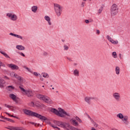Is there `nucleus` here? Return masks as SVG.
Here are the masks:
<instances>
[{
	"label": "nucleus",
	"mask_w": 130,
	"mask_h": 130,
	"mask_svg": "<svg viewBox=\"0 0 130 130\" xmlns=\"http://www.w3.org/2000/svg\"><path fill=\"white\" fill-rule=\"evenodd\" d=\"M24 113L25 114H26V115H29V116H33L34 117H37V118H39V119H40L42 120V121H44V120H48V119L46 117L44 116H42L41 114H39L36 112H34L32 111L25 109L23 111Z\"/></svg>",
	"instance_id": "1"
},
{
	"label": "nucleus",
	"mask_w": 130,
	"mask_h": 130,
	"mask_svg": "<svg viewBox=\"0 0 130 130\" xmlns=\"http://www.w3.org/2000/svg\"><path fill=\"white\" fill-rule=\"evenodd\" d=\"M51 112H53L56 114V115L60 116V117H64V115H67V116H71L70 114L67 113V112L64 111V110L61 108L60 109L59 111L54 108L51 109Z\"/></svg>",
	"instance_id": "2"
},
{
	"label": "nucleus",
	"mask_w": 130,
	"mask_h": 130,
	"mask_svg": "<svg viewBox=\"0 0 130 130\" xmlns=\"http://www.w3.org/2000/svg\"><path fill=\"white\" fill-rule=\"evenodd\" d=\"M51 112H53L56 114V115L60 116V117H64V115H67V116H71L70 114L67 113V112L64 111V110L61 108L60 109L59 111L54 108L51 109Z\"/></svg>",
	"instance_id": "3"
},
{
	"label": "nucleus",
	"mask_w": 130,
	"mask_h": 130,
	"mask_svg": "<svg viewBox=\"0 0 130 130\" xmlns=\"http://www.w3.org/2000/svg\"><path fill=\"white\" fill-rule=\"evenodd\" d=\"M53 123L56 125H58V126H60V127L65 128L66 130H70V129H72V127H74L73 126H71V125H70V123H66L64 122L54 120Z\"/></svg>",
	"instance_id": "4"
},
{
	"label": "nucleus",
	"mask_w": 130,
	"mask_h": 130,
	"mask_svg": "<svg viewBox=\"0 0 130 130\" xmlns=\"http://www.w3.org/2000/svg\"><path fill=\"white\" fill-rule=\"evenodd\" d=\"M53 123L56 125H58V126H60V127L65 128L66 130H70V129H72V127H74L73 126H71V125H70V123H66L64 122L54 120Z\"/></svg>",
	"instance_id": "5"
},
{
	"label": "nucleus",
	"mask_w": 130,
	"mask_h": 130,
	"mask_svg": "<svg viewBox=\"0 0 130 130\" xmlns=\"http://www.w3.org/2000/svg\"><path fill=\"white\" fill-rule=\"evenodd\" d=\"M54 8L55 12L56 13L57 16H58V17H59V16H60V15L61 14V12H62V7L59 4H54Z\"/></svg>",
	"instance_id": "6"
},
{
	"label": "nucleus",
	"mask_w": 130,
	"mask_h": 130,
	"mask_svg": "<svg viewBox=\"0 0 130 130\" xmlns=\"http://www.w3.org/2000/svg\"><path fill=\"white\" fill-rule=\"evenodd\" d=\"M37 98H38V99H40V100H43V101H45L46 103H51V100L47 96L43 95L42 94H38L37 95Z\"/></svg>",
	"instance_id": "7"
},
{
	"label": "nucleus",
	"mask_w": 130,
	"mask_h": 130,
	"mask_svg": "<svg viewBox=\"0 0 130 130\" xmlns=\"http://www.w3.org/2000/svg\"><path fill=\"white\" fill-rule=\"evenodd\" d=\"M8 67L11 69V70H19V67L16 64L13 63L8 64Z\"/></svg>",
	"instance_id": "8"
},
{
	"label": "nucleus",
	"mask_w": 130,
	"mask_h": 130,
	"mask_svg": "<svg viewBox=\"0 0 130 130\" xmlns=\"http://www.w3.org/2000/svg\"><path fill=\"white\" fill-rule=\"evenodd\" d=\"M122 121L124 122V124L128 125L129 123V121H128V116H124V118L122 119Z\"/></svg>",
	"instance_id": "9"
},
{
	"label": "nucleus",
	"mask_w": 130,
	"mask_h": 130,
	"mask_svg": "<svg viewBox=\"0 0 130 130\" xmlns=\"http://www.w3.org/2000/svg\"><path fill=\"white\" fill-rule=\"evenodd\" d=\"M113 96L116 101H119V99H120V94H119V93L115 92L113 93Z\"/></svg>",
	"instance_id": "10"
},
{
	"label": "nucleus",
	"mask_w": 130,
	"mask_h": 130,
	"mask_svg": "<svg viewBox=\"0 0 130 130\" xmlns=\"http://www.w3.org/2000/svg\"><path fill=\"white\" fill-rule=\"evenodd\" d=\"M92 99H95L94 98H91L89 96H86L85 98V101L88 104H91V100Z\"/></svg>",
	"instance_id": "11"
},
{
	"label": "nucleus",
	"mask_w": 130,
	"mask_h": 130,
	"mask_svg": "<svg viewBox=\"0 0 130 130\" xmlns=\"http://www.w3.org/2000/svg\"><path fill=\"white\" fill-rule=\"evenodd\" d=\"M70 121H71V123L73 125H75V126H78V125H79V123H78V122H77L75 119H71L70 120Z\"/></svg>",
	"instance_id": "12"
},
{
	"label": "nucleus",
	"mask_w": 130,
	"mask_h": 130,
	"mask_svg": "<svg viewBox=\"0 0 130 130\" xmlns=\"http://www.w3.org/2000/svg\"><path fill=\"white\" fill-rule=\"evenodd\" d=\"M10 35H11V36H14V37H16L17 38H19V39L23 40V37L19 35H16L15 34H13V32H11L10 34Z\"/></svg>",
	"instance_id": "13"
},
{
	"label": "nucleus",
	"mask_w": 130,
	"mask_h": 130,
	"mask_svg": "<svg viewBox=\"0 0 130 130\" xmlns=\"http://www.w3.org/2000/svg\"><path fill=\"white\" fill-rule=\"evenodd\" d=\"M111 11H118L117 5H116L115 4H114L111 7Z\"/></svg>",
	"instance_id": "14"
},
{
	"label": "nucleus",
	"mask_w": 130,
	"mask_h": 130,
	"mask_svg": "<svg viewBox=\"0 0 130 130\" xmlns=\"http://www.w3.org/2000/svg\"><path fill=\"white\" fill-rule=\"evenodd\" d=\"M18 81H20L21 82H23V78L21 77V76H19V75L17 74H14L13 75Z\"/></svg>",
	"instance_id": "15"
},
{
	"label": "nucleus",
	"mask_w": 130,
	"mask_h": 130,
	"mask_svg": "<svg viewBox=\"0 0 130 130\" xmlns=\"http://www.w3.org/2000/svg\"><path fill=\"white\" fill-rule=\"evenodd\" d=\"M25 94H27L28 97H31L33 96V92H32L31 90H26V91H25Z\"/></svg>",
	"instance_id": "16"
},
{
	"label": "nucleus",
	"mask_w": 130,
	"mask_h": 130,
	"mask_svg": "<svg viewBox=\"0 0 130 130\" xmlns=\"http://www.w3.org/2000/svg\"><path fill=\"white\" fill-rule=\"evenodd\" d=\"M45 19L46 20V21H47V22L50 26L51 25V21H50V17H49V16H48L47 15L45 16Z\"/></svg>",
	"instance_id": "17"
},
{
	"label": "nucleus",
	"mask_w": 130,
	"mask_h": 130,
	"mask_svg": "<svg viewBox=\"0 0 130 130\" xmlns=\"http://www.w3.org/2000/svg\"><path fill=\"white\" fill-rule=\"evenodd\" d=\"M17 49H18L19 50H25V47L22 46V45H17L16 46Z\"/></svg>",
	"instance_id": "18"
},
{
	"label": "nucleus",
	"mask_w": 130,
	"mask_h": 130,
	"mask_svg": "<svg viewBox=\"0 0 130 130\" xmlns=\"http://www.w3.org/2000/svg\"><path fill=\"white\" fill-rule=\"evenodd\" d=\"M118 13V10H111V14L112 16H115Z\"/></svg>",
	"instance_id": "19"
},
{
	"label": "nucleus",
	"mask_w": 130,
	"mask_h": 130,
	"mask_svg": "<svg viewBox=\"0 0 130 130\" xmlns=\"http://www.w3.org/2000/svg\"><path fill=\"white\" fill-rule=\"evenodd\" d=\"M5 107H7V108H10L11 109V110H13V109H16V107H14L12 106L8 105L7 104L5 105Z\"/></svg>",
	"instance_id": "20"
},
{
	"label": "nucleus",
	"mask_w": 130,
	"mask_h": 130,
	"mask_svg": "<svg viewBox=\"0 0 130 130\" xmlns=\"http://www.w3.org/2000/svg\"><path fill=\"white\" fill-rule=\"evenodd\" d=\"M117 117H118L120 119H123L124 118V116H123L122 113H119L117 115Z\"/></svg>",
	"instance_id": "21"
},
{
	"label": "nucleus",
	"mask_w": 130,
	"mask_h": 130,
	"mask_svg": "<svg viewBox=\"0 0 130 130\" xmlns=\"http://www.w3.org/2000/svg\"><path fill=\"white\" fill-rule=\"evenodd\" d=\"M37 9H38L37 6H34L31 7V11L34 13H36V12L37 11Z\"/></svg>",
	"instance_id": "22"
},
{
	"label": "nucleus",
	"mask_w": 130,
	"mask_h": 130,
	"mask_svg": "<svg viewBox=\"0 0 130 130\" xmlns=\"http://www.w3.org/2000/svg\"><path fill=\"white\" fill-rule=\"evenodd\" d=\"M115 72H116V75H119V73L120 72V68H119V67H117V66L116 67Z\"/></svg>",
	"instance_id": "23"
},
{
	"label": "nucleus",
	"mask_w": 130,
	"mask_h": 130,
	"mask_svg": "<svg viewBox=\"0 0 130 130\" xmlns=\"http://www.w3.org/2000/svg\"><path fill=\"white\" fill-rule=\"evenodd\" d=\"M9 97H10L11 98V99H12L14 101H15V100H16V99L17 98V96H16V95H15L14 94H10L9 95Z\"/></svg>",
	"instance_id": "24"
},
{
	"label": "nucleus",
	"mask_w": 130,
	"mask_h": 130,
	"mask_svg": "<svg viewBox=\"0 0 130 130\" xmlns=\"http://www.w3.org/2000/svg\"><path fill=\"white\" fill-rule=\"evenodd\" d=\"M11 19L12 21H16L17 20V15L13 14L11 16Z\"/></svg>",
	"instance_id": "25"
},
{
	"label": "nucleus",
	"mask_w": 130,
	"mask_h": 130,
	"mask_svg": "<svg viewBox=\"0 0 130 130\" xmlns=\"http://www.w3.org/2000/svg\"><path fill=\"white\" fill-rule=\"evenodd\" d=\"M49 124L52 126V127H53V128H57L58 130H60V128H58L57 126H56L55 125L52 124L51 122H49Z\"/></svg>",
	"instance_id": "26"
},
{
	"label": "nucleus",
	"mask_w": 130,
	"mask_h": 130,
	"mask_svg": "<svg viewBox=\"0 0 130 130\" xmlns=\"http://www.w3.org/2000/svg\"><path fill=\"white\" fill-rule=\"evenodd\" d=\"M5 83H6V82H5V80H0V87H4V84H5Z\"/></svg>",
	"instance_id": "27"
},
{
	"label": "nucleus",
	"mask_w": 130,
	"mask_h": 130,
	"mask_svg": "<svg viewBox=\"0 0 130 130\" xmlns=\"http://www.w3.org/2000/svg\"><path fill=\"white\" fill-rule=\"evenodd\" d=\"M27 123H30L31 124L35 125V126H36V127L39 126V125H40V123H35L32 122H27Z\"/></svg>",
	"instance_id": "28"
},
{
	"label": "nucleus",
	"mask_w": 130,
	"mask_h": 130,
	"mask_svg": "<svg viewBox=\"0 0 130 130\" xmlns=\"http://www.w3.org/2000/svg\"><path fill=\"white\" fill-rule=\"evenodd\" d=\"M110 42H111L113 44H118V41H114L113 40H110Z\"/></svg>",
	"instance_id": "29"
},
{
	"label": "nucleus",
	"mask_w": 130,
	"mask_h": 130,
	"mask_svg": "<svg viewBox=\"0 0 130 130\" xmlns=\"http://www.w3.org/2000/svg\"><path fill=\"white\" fill-rule=\"evenodd\" d=\"M1 54L4 55L6 57V58H11V57H10V56H9L7 53L4 52L3 51H1Z\"/></svg>",
	"instance_id": "30"
},
{
	"label": "nucleus",
	"mask_w": 130,
	"mask_h": 130,
	"mask_svg": "<svg viewBox=\"0 0 130 130\" xmlns=\"http://www.w3.org/2000/svg\"><path fill=\"white\" fill-rule=\"evenodd\" d=\"M112 55L114 58H117V54H116V52H113Z\"/></svg>",
	"instance_id": "31"
},
{
	"label": "nucleus",
	"mask_w": 130,
	"mask_h": 130,
	"mask_svg": "<svg viewBox=\"0 0 130 130\" xmlns=\"http://www.w3.org/2000/svg\"><path fill=\"white\" fill-rule=\"evenodd\" d=\"M74 74L75 75V76H79V71H78V70L76 69L75 70H74Z\"/></svg>",
	"instance_id": "32"
},
{
	"label": "nucleus",
	"mask_w": 130,
	"mask_h": 130,
	"mask_svg": "<svg viewBox=\"0 0 130 130\" xmlns=\"http://www.w3.org/2000/svg\"><path fill=\"white\" fill-rule=\"evenodd\" d=\"M5 120H7V121H10V122H15V121L12 120V119H10V118H5Z\"/></svg>",
	"instance_id": "33"
},
{
	"label": "nucleus",
	"mask_w": 130,
	"mask_h": 130,
	"mask_svg": "<svg viewBox=\"0 0 130 130\" xmlns=\"http://www.w3.org/2000/svg\"><path fill=\"white\" fill-rule=\"evenodd\" d=\"M19 88L20 89V90H21V91H22V92H24V93H25L27 91L26 90L24 89V88L22 87V86H19Z\"/></svg>",
	"instance_id": "34"
},
{
	"label": "nucleus",
	"mask_w": 130,
	"mask_h": 130,
	"mask_svg": "<svg viewBox=\"0 0 130 130\" xmlns=\"http://www.w3.org/2000/svg\"><path fill=\"white\" fill-rule=\"evenodd\" d=\"M12 89H15V87H14L12 85H10L8 87V90H9V91H11V90H12Z\"/></svg>",
	"instance_id": "35"
},
{
	"label": "nucleus",
	"mask_w": 130,
	"mask_h": 130,
	"mask_svg": "<svg viewBox=\"0 0 130 130\" xmlns=\"http://www.w3.org/2000/svg\"><path fill=\"white\" fill-rule=\"evenodd\" d=\"M43 77L44 78H48V77H49V76L48 75V74H47V73H44L43 75Z\"/></svg>",
	"instance_id": "36"
},
{
	"label": "nucleus",
	"mask_w": 130,
	"mask_h": 130,
	"mask_svg": "<svg viewBox=\"0 0 130 130\" xmlns=\"http://www.w3.org/2000/svg\"><path fill=\"white\" fill-rule=\"evenodd\" d=\"M76 120H77L79 122H82V120H81V119H80V118H79V117H78V116H76Z\"/></svg>",
	"instance_id": "37"
},
{
	"label": "nucleus",
	"mask_w": 130,
	"mask_h": 130,
	"mask_svg": "<svg viewBox=\"0 0 130 130\" xmlns=\"http://www.w3.org/2000/svg\"><path fill=\"white\" fill-rule=\"evenodd\" d=\"M64 50H68V49H69V47L67 46V45H64Z\"/></svg>",
	"instance_id": "38"
},
{
	"label": "nucleus",
	"mask_w": 130,
	"mask_h": 130,
	"mask_svg": "<svg viewBox=\"0 0 130 130\" xmlns=\"http://www.w3.org/2000/svg\"><path fill=\"white\" fill-rule=\"evenodd\" d=\"M102 10H103V8L101 7L99 10V14H101V13H102Z\"/></svg>",
	"instance_id": "39"
},
{
	"label": "nucleus",
	"mask_w": 130,
	"mask_h": 130,
	"mask_svg": "<svg viewBox=\"0 0 130 130\" xmlns=\"http://www.w3.org/2000/svg\"><path fill=\"white\" fill-rule=\"evenodd\" d=\"M93 124L95 127H98V124L96 123V122H94Z\"/></svg>",
	"instance_id": "40"
},
{
	"label": "nucleus",
	"mask_w": 130,
	"mask_h": 130,
	"mask_svg": "<svg viewBox=\"0 0 130 130\" xmlns=\"http://www.w3.org/2000/svg\"><path fill=\"white\" fill-rule=\"evenodd\" d=\"M7 16L8 17H9V18H11V17H12V14H11V13H7Z\"/></svg>",
	"instance_id": "41"
},
{
	"label": "nucleus",
	"mask_w": 130,
	"mask_h": 130,
	"mask_svg": "<svg viewBox=\"0 0 130 130\" xmlns=\"http://www.w3.org/2000/svg\"><path fill=\"white\" fill-rule=\"evenodd\" d=\"M24 69H25L28 71V72H30V69L28 68V67H26V66L23 67Z\"/></svg>",
	"instance_id": "42"
},
{
	"label": "nucleus",
	"mask_w": 130,
	"mask_h": 130,
	"mask_svg": "<svg viewBox=\"0 0 130 130\" xmlns=\"http://www.w3.org/2000/svg\"><path fill=\"white\" fill-rule=\"evenodd\" d=\"M19 53L20 55H21V56H23L24 57H25V54L23 53V52H19Z\"/></svg>",
	"instance_id": "43"
},
{
	"label": "nucleus",
	"mask_w": 130,
	"mask_h": 130,
	"mask_svg": "<svg viewBox=\"0 0 130 130\" xmlns=\"http://www.w3.org/2000/svg\"><path fill=\"white\" fill-rule=\"evenodd\" d=\"M43 55H44L45 56H47V55H48V53H47V52H45L43 53Z\"/></svg>",
	"instance_id": "44"
},
{
	"label": "nucleus",
	"mask_w": 130,
	"mask_h": 130,
	"mask_svg": "<svg viewBox=\"0 0 130 130\" xmlns=\"http://www.w3.org/2000/svg\"><path fill=\"white\" fill-rule=\"evenodd\" d=\"M86 4V3L85 2H82L81 4V6L82 7H85V4Z\"/></svg>",
	"instance_id": "45"
},
{
	"label": "nucleus",
	"mask_w": 130,
	"mask_h": 130,
	"mask_svg": "<svg viewBox=\"0 0 130 130\" xmlns=\"http://www.w3.org/2000/svg\"><path fill=\"white\" fill-rule=\"evenodd\" d=\"M0 67H6V65L4 64L3 62H2V64H0Z\"/></svg>",
	"instance_id": "46"
},
{
	"label": "nucleus",
	"mask_w": 130,
	"mask_h": 130,
	"mask_svg": "<svg viewBox=\"0 0 130 130\" xmlns=\"http://www.w3.org/2000/svg\"><path fill=\"white\" fill-rule=\"evenodd\" d=\"M34 75L36 76V77L38 76V73H37V72H34Z\"/></svg>",
	"instance_id": "47"
},
{
	"label": "nucleus",
	"mask_w": 130,
	"mask_h": 130,
	"mask_svg": "<svg viewBox=\"0 0 130 130\" xmlns=\"http://www.w3.org/2000/svg\"><path fill=\"white\" fill-rule=\"evenodd\" d=\"M85 22L86 24H89V20L88 19L85 20Z\"/></svg>",
	"instance_id": "48"
},
{
	"label": "nucleus",
	"mask_w": 130,
	"mask_h": 130,
	"mask_svg": "<svg viewBox=\"0 0 130 130\" xmlns=\"http://www.w3.org/2000/svg\"><path fill=\"white\" fill-rule=\"evenodd\" d=\"M0 118H2V119H5V120H6V117H5L3 116H0Z\"/></svg>",
	"instance_id": "49"
},
{
	"label": "nucleus",
	"mask_w": 130,
	"mask_h": 130,
	"mask_svg": "<svg viewBox=\"0 0 130 130\" xmlns=\"http://www.w3.org/2000/svg\"><path fill=\"white\" fill-rule=\"evenodd\" d=\"M4 78L6 79V80L9 79V77H8V76H4Z\"/></svg>",
	"instance_id": "50"
},
{
	"label": "nucleus",
	"mask_w": 130,
	"mask_h": 130,
	"mask_svg": "<svg viewBox=\"0 0 130 130\" xmlns=\"http://www.w3.org/2000/svg\"><path fill=\"white\" fill-rule=\"evenodd\" d=\"M96 34H100V30L97 29V30H96Z\"/></svg>",
	"instance_id": "51"
},
{
	"label": "nucleus",
	"mask_w": 130,
	"mask_h": 130,
	"mask_svg": "<svg viewBox=\"0 0 130 130\" xmlns=\"http://www.w3.org/2000/svg\"><path fill=\"white\" fill-rule=\"evenodd\" d=\"M6 114H7V115H9V116H11V114L8 112H5Z\"/></svg>",
	"instance_id": "52"
},
{
	"label": "nucleus",
	"mask_w": 130,
	"mask_h": 130,
	"mask_svg": "<svg viewBox=\"0 0 130 130\" xmlns=\"http://www.w3.org/2000/svg\"><path fill=\"white\" fill-rule=\"evenodd\" d=\"M67 59H68V60H70V61H72V59H71V58L67 57Z\"/></svg>",
	"instance_id": "53"
},
{
	"label": "nucleus",
	"mask_w": 130,
	"mask_h": 130,
	"mask_svg": "<svg viewBox=\"0 0 130 130\" xmlns=\"http://www.w3.org/2000/svg\"><path fill=\"white\" fill-rule=\"evenodd\" d=\"M107 38L108 40H109L110 38V37L109 35H108L107 36Z\"/></svg>",
	"instance_id": "54"
},
{
	"label": "nucleus",
	"mask_w": 130,
	"mask_h": 130,
	"mask_svg": "<svg viewBox=\"0 0 130 130\" xmlns=\"http://www.w3.org/2000/svg\"><path fill=\"white\" fill-rule=\"evenodd\" d=\"M112 40L113 39L111 38H110L108 40L110 42V40Z\"/></svg>",
	"instance_id": "55"
},
{
	"label": "nucleus",
	"mask_w": 130,
	"mask_h": 130,
	"mask_svg": "<svg viewBox=\"0 0 130 130\" xmlns=\"http://www.w3.org/2000/svg\"><path fill=\"white\" fill-rule=\"evenodd\" d=\"M119 57L121 58V54H119Z\"/></svg>",
	"instance_id": "56"
},
{
	"label": "nucleus",
	"mask_w": 130,
	"mask_h": 130,
	"mask_svg": "<svg viewBox=\"0 0 130 130\" xmlns=\"http://www.w3.org/2000/svg\"><path fill=\"white\" fill-rule=\"evenodd\" d=\"M13 117H14V118H18L17 117H16V116H13Z\"/></svg>",
	"instance_id": "57"
},
{
	"label": "nucleus",
	"mask_w": 130,
	"mask_h": 130,
	"mask_svg": "<svg viewBox=\"0 0 130 130\" xmlns=\"http://www.w3.org/2000/svg\"><path fill=\"white\" fill-rule=\"evenodd\" d=\"M11 116V117H14V115H11V116Z\"/></svg>",
	"instance_id": "58"
},
{
	"label": "nucleus",
	"mask_w": 130,
	"mask_h": 130,
	"mask_svg": "<svg viewBox=\"0 0 130 130\" xmlns=\"http://www.w3.org/2000/svg\"><path fill=\"white\" fill-rule=\"evenodd\" d=\"M41 81H43V78H40Z\"/></svg>",
	"instance_id": "59"
},
{
	"label": "nucleus",
	"mask_w": 130,
	"mask_h": 130,
	"mask_svg": "<svg viewBox=\"0 0 130 130\" xmlns=\"http://www.w3.org/2000/svg\"><path fill=\"white\" fill-rule=\"evenodd\" d=\"M2 121H3V122H6V121L2 120Z\"/></svg>",
	"instance_id": "60"
},
{
	"label": "nucleus",
	"mask_w": 130,
	"mask_h": 130,
	"mask_svg": "<svg viewBox=\"0 0 130 130\" xmlns=\"http://www.w3.org/2000/svg\"><path fill=\"white\" fill-rule=\"evenodd\" d=\"M88 118H90V119H91V117H90V116H88Z\"/></svg>",
	"instance_id": "61"
},
{
	"label": "nucleus",
	"mask_w": 130,
	"mask_h": 130,
	"mask_svg": "<svg viewBox=\"0 0 130 130\" xmlns=\"http://www.w3.org/2000/svg\"><path fill=\"white\" fill-rule=\"evenodd\" d=\"M6 128H7V129H10V126L9 127H6Z\"/></svg>",
	"instance_id": "62"
},
{
	"label": "nucleus",
	"mask_w": 130,
	"mask_h": 130,
	"mask_svg": "<svg viewBox=\"0 0 130 130\" xmlns=\"http://www.w3.org/2000/svg\"><path fill=\"white\" fill-rule=\"evenodd\" d=\"M31 104L34 105V103L33 102H31Z\"/></svg>",
	"instance_id": "63"
},
{
	"label": "nucleus",
	"mask_w": 130,
	"mask_h": 130,
	"mask_svg": "<svg viewBox=\"0 0 130 130\" xmlns=\"http://www.w3.org/2000/svg\"><path fill=\"white\" fill-rule=\"evenodd\" d=\"M62 42H64V40H62Z\"/></svg>",
	"instance_id": "64"
}]
</instances>
